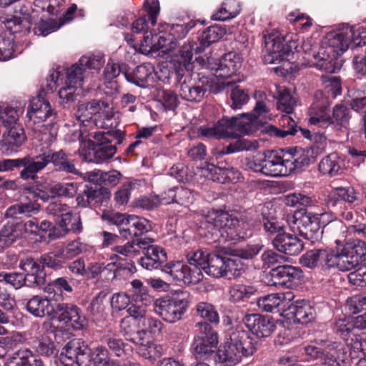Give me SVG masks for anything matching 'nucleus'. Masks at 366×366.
I'll return each mask as SVG.
<instances>
[{
  "label": "nucleus",
  "mask_w": 366,
  "mask_h": 366,
  "mask_svg": "<svg viewBox=\"0 0 366 366\" xmlns=\"http://www.w3.org/2000/svg\"><path fill=\"white\" fill-rule=\"evenodd\" d=\"M261 249L259 245H248L244 249H234L229 246L217 244L214 253L209 254L202 249L190 252L187 254L189 267L192 274H237V259L227 257V255L250 259L257 255Z\"/></svg>",
  "instance_id": "1"
},
{
  "label": "nucleus",
  "mask_w": 366,
  "mask_h": 366,
  "mask_svg": "<svg viewBox=\"0 0 366 366\" xmlns=\"http://www.w3.org/2000/svg\"><path fill=\"white\" fill-rule=\"evenodd\" d=\"M335 252L327 253L325 249H312L300 258L302 266L308 268L317 267L321 259L325 269H335L347 272L355 269L366 260V242L362 239H353L345 242L335 239Z\"/></svg>",
  "instance_id": "2"
},
{
  "label": "nucleus",
  "mask_w": 366,
  "mask_h": 366,
  "mask_svg": "<svg viewBox=\"0 0 366 366\" xmlns=\"http://www.w3.org/2000/svg\"><path fill=\"white\" fill-rule=\"evenodd\" d=\"M320 345L321 347L307 345L304 351L310 360H317L323 366H340V362L347 366L355 360H358L357 364L361 366L366 362V337H357L350 347L331 340H321Z\"/></svg>",
  "instance_id": "3"
},
{
  "label": "nucleus",
  "mask_w": 366,
  "mask_h": 366,
  "mask_svg": "<svg viewBox=\"0 0 366 366\" xmlns=\"http://www.w3.org/2000/svg\"><path fill=\"white\" fill-rule=\"evenodd\" d=\"M310 159L302 148L290 149L288 151H267L262 156L248 161L247 167L255 172L266 176H288L295 170L308 165Z\"/></svg>",
  "instance_id": "4"
},
{
  "label": "nucleus",
  "mask_w": 366,
  "mask_h": 366,
  "mask_svg": "<svg viewBox=\"0 0 366 366\" xmlns=\"http://www.w3.org/2000/svg\"><path fill=\"white\" fill-rule=\"evenodd\" d=\"M256 350V342L248 332L237 327L229 332V338L218 348L215 361L221 364L220 366H234L243 357L251 356Z\"/></svg>",
  "instance_id": "5"
},
{
  "label": "nucleus",
  "mask_w": 366,
  "mask_h": 366,
  "mask_svg": "<svg viewBox=\"0 0 366 366\" xmlns=\"http://www.w3.org/2000/svg\"><path fill=\"white\" fill-rule=\"evenodd\" d=\"M45 89L41 88L39 94L30 99L26 111V126L35 132L53 137L56 135L57 127L54 122L55 115L51 105L44 99Z\"/></svg>",
  "instance_id": "6"
},
{
  "label": "nucleus",
  "mask_w": 366,
  "mask_h": 366,
  "mask_svg": "<svg viewBox=\"0 0 366 366\" xmlns=\"http://www.w3.org/2000/svg\"><path fill=\"white\" fill-rule=\"evenodd\" d=\"M57 297L46 296L43 298L40 296H33L29 300H26L25 303V308L30 314L35 317H42L45 315L51 316L54 314L52 317L55 322V329L56 331L61 332L62 335H67L69 332V310L67 304L58 303L56 309L51 305L52 300L59 302L61 300L60 294H57Z\"/></svg>",
  "instance_id": "7"
},
{
  "label": "nucleus",
  "mask_w": 366,
  "mask_h": 366,
  "mask_svg": "<svg viewBox=\"0 0 366 366\" xmlns=\"http://www.w3.org/2000/svg\"><path fill=\"white\" fill-rule=\"evenodd\" d=\"M70 366H115L111 360L109 351L104 347H97L94 351L81 339L70 340ZM122 366H141L137 362L127 361Z\"/></svg>",
  "instance_id": "8"
},
{
  "label": "nucleus",
  "mask_w": 366,
  "mask_h": 366,
  "mask_svg": "<svg viewBox=\"0 0 366 366\" xmlns=\"http://www.w3.org/2000/svg\"><path fill=\"white\" fill-rule=\"evenodd\" d=\"M325 214H326L305 212L302 214L300 218H292V223L290 224V228L294 233L311 241L312 243L321 239L325 229L327 232L329 230H338L343 228V225L341 222H331L322 229L320 226V217Z\"/></svg>",
  "instance_id": "9"
},
{
  "label": "nucleus",
  "mask_w": 366,
  "mask_h": 366,
  "mask_svg": "<svg viewBox=\"0 0 366 366\" xmlns=\"http://www.w3.org/2000/svg\"><path fill=\"white\" fill-rule=\"evenodd\" d=\"M94 115H98L102 119H95L97 127L104 129L116 128L118 124L112 104L106 101L93 100L81 104L76 113L77 119L82 123L92 119Z\"/></svg>",
  "instance_id": "10"
},
{
  "label": "nucleus",
  "mask_w": 366,
  "mask_h": 366,
  "mask_svg": "<svg viewBox=\"0 0 366 366\" xmlns=\"http://www.w3.org/2000/svg\"><path fill=\"white\" fill-rule=\"evenodd\" d=\"M188 295L181 292L175 295L167 296L156 300L155 312L162 319L170 323L182 320L189 306Z\"/></svg>",
  "instance_id": "11"
},
{
  "label": "nucleus",
  "mask_w": 366,
  "mask_h": 366,
  "mask_svg": "<svg viewBox=\"0 0 366 366\" xmlns=\"http://www.w3.org/2000/svg\"><path fill=\"white\" fill-rule=\"evenodd\" d=\"M103 54H88L82 56L70 67V89L81 88L87 74V69H100L104 64Z\"/></svg>",
  "instance_id": "12"
},
{
  "label": "nucleus",
  "mask_w": 366,
  "mask_h": 366,
  "mask_svg": "<svg viewBox=\"0 0 366 366\" xmlns=\"http://www.w3.org/2000/svg\"><path fill=\"white\" fill-rule=\"evenodd\" d=\"M207 222L214 226L224 241L242 237L239 232V221L227 212H213L208 217Z\"/></svg>",
  "instance_id": "13"
},
{
  "label": "nucleus",
  "mask_w": 366,
  "mask_h": 366,
  "mask_svg": "<svg viewBox=\"0 0 366 366\" xmlns=\"http://www.w3.org/2000/svg\"><path fill=\"white\" fill-rule=\"evenodd\" d=\"M48 209L56 217V225L50 229V222L44 220L39 225V231L46 232L49 230L50 238H59L66 234L68 232L67 224L69 222V207L66 203L56 201L49 204Z\"/></svg>",
  "instance_id": "14"
},
{
  "label": "nucleus",
  "mask_w": 366,
  "mask_h": 366,
  "mask_svg": "<svg viewBox=\"0 0 366 366\" xmlns=\"http://www.w3.org/2000/svg\"><path fill=\"white\" fill-rule=\"evenodd\" d=\"M218 139L236 138L239 134H249L254 132L253 122L250 119L245 121L240 117L222 118L215 123Z\"/></svg>",
  "instance_id": "15"
},
{
  "label": "nucleus",
  "mask_w": 366,
  "mask_h": 366,
  "mask_svg": "<svg viewBox=\"0 0 366 366\" xmlns=\"http://www.w3.org/2000/svg\"><path fill=\"white\" fill-rule=\"evenodd\" d=\"M33 159L36 179L37 174L44 169L49 163H52L57 170L69 172L67 154L63 150L54 152L49 148H42L40 153L33 157Z\"/></svg>",
  "instance_id": "16"
},
{
  "label": "nucleus",
  "mask_w": 366,
  "mask_h": 366,
  "mask_svg": "<svg viewBox=\"0 0 366 366\" xmlns=\"http://www.w3.org/2000/svg\"><path fill=\"white\" fill-rule=\"evenodd\" d=\"M264 54L263 60L265 64H274L289 56L291 49L284 44V39L278 31H272L264 34Z\"/></svg>",
  "instance_id": "17"
},
{
  "label": "nucleus",
  "mask_w": 366,
  "mask_h": 366,
  "mask_svg": "<svg viewBox=\"0 0 366 366\" xmlns=\"http://www.w3.org/2000/svg\"><path fill=\"white\" fill-rule=\"evenodd\" d=\"M294 298L295 295L292 292L272 293L259 297L257 305L262 312L280 313L284 317L287 304Z\"/></svg>",
  "instance_id": "18"
},
{
  "label": "nucleus",
  "mask_w": 366,
  "mask_h": 366,
  "mask_svg": "<svg viewBox=\"0 0 366 366\" xmlns=\"http://www.w3.org/2000/svg\"><path fill=\"white\" fill-rule=\"evenodd\" d=\"M315 308L305 300H290L287 304L284 317L292 320L295 323L307 324L315 319Z\"/></svg>",
  "instance_id": "19"
},
{
  "label": "nucleus",
  "mask_w": 366,
  "mask_h": 366,
  "mask_svg": "<svg viewBox=\"0 0 366 366\" xmlns=\"http://www.w3.org/2000/svg\"><path fill=\"white\" fill-rule=\"evenodd\" d=\"M247 328L258 337H267L276 329L272 317L259 314L246 315L243 320Z\"/></svg>",
  "instance_id": "20"
},
{
  "label": "nucleus",
  "mask_w": 366,
  "mask_h": 366,
  "mask_svg": "<svg viewBox=\"0 0 366 366\" xmlns=\"http://www.w3.org/2000/svg\"><path fill=\"white\" fill-rule=\"evenodd\" d=\"M60 84H64L58 92L60 104L69 102V68L58 66L52 70L46 79V92L52 93Z\"/></svg>",
  "instance_id": "21"
},
{
  "label": "nucleus",
  "mask_w": 366,
  "mask_h": 366,
  "mask_svg": "<svg viewBox=\"0 0 366 366\" xmlns=\"http://www.w3.org/2000/svg\"><path fill=\"white\" fill-rule=\"evenodd\" d=\"M34 159L30 155L22 158L4 159L0 160V172H11L15 169L22 168L19 177L23 180H34L36 175L34 168Z\"/></svg>",
  "instance_id": "22"
},
{
  "label": "nucleus",
  "mask_w": 366,
  "mask_h": 366,
  "mask_svg": "<svg viewBox=\"0 0 366 366\" xmlns=\"http://www.w3.org/2000/svg\"><path fill=\"white\" fill-rule=\"evenodd\" d=\"M274 247L287 255H297L303 249L302 242L296 235L287 232H280L273 239Z\"/></svg>",
  "instance_id": "23"
},
{
  "label": "nucleus",
  "mask_w": 366,
  "mask_h": 366,
  "mask_svg": "<svg viewBox=\"0 0 366 366\" xmlns=\"http://www.w3.org/2000/svg\"><path fill=\"white\" fill-rule=\"evenodd\" d=\"M240 66L239 56L234 53H228L219 59L211 70L217 78L227 79L235 74Z\"/></svg>",
  "instance_id": "24"
},
{
  "label": "nucleus",
  "mask_w": 366,
  "mask_h": 366,
  "mask_svg": "<svg viewBox=\"0 0 366 366\" xmlns=\"http://www.w3.org/2000/svg\"><path fill=\"white\" fill-rule=\"evenodd\" d=\"M53 253L45 254L41 256L40 260H34L32 258H26L20 263L21 269L26 274H39L45 267L56 269L61 264V261L56 259Z\"/></svg>",
  "instance_id": "25"
},
{
  "label": "nucleus",
  "mask_w": 366,
  "mask_h": 366,
  "mask_svg": "<svg viewBox=\"0 0 366 366\" xmlns=\"http://www.w3.org/2000/svg\"><path fill=\"white\" fill-rule=\"evenodd\" d=\"M117 152V148L112 144L96 145L87 149L81 148L79 149L80 156L87 162L102 164L112 158Z\"/></svg>",
  "instance_id": "26"
},
{
  "label": "nucleus",
  "mask_w": 366,
  "mask_h": 366,
  "mask_svg": "<svg viewBox=\"0 0 366 366\" xmlns=\"http://www.w3.org/2000/svg\"><path fill=\"white\" fill-rule=\"evenodd\" d=\"M206 91L202 81H195L189 76L180 82L179 95L184 100L199 102L204 98Z\"/></svg>",
  "instance_id": "27"
},
{
  "label": "nucleus",
  "mask_w": 366,
  "mask_h": 366,
  "mask_svg": "<svg viewBox=\"0 0 366 366\" xmlns=\"http://www.w3.org/2000/svg\"><path fill=\"white\" fill-rule=\"evenodd\" d=\"M201 176L213 182L225 183L238 176L239 173L234 169H225L215 166L213 164L205 163L204 167L198 168Z\"/></svg>",
  "instance_id": "28"
},
{
  "label": "nucleus",
  "mask_w": 366,
  "mask_h": 366,
  "mask_svg": "<svg viewBox=\"0 0 366 366\" xmlns=\"http://www.w3.org/2000/svg\"><path fill=\"white\" fill-rule=\"evenodd\" d=\"M309 119L310 124L319 125L324 127L331 125V117L328 110V102L327 98L321 101H315L309 109Z\"/></svg>",
  "instance_id": "29"
},
{
  "label": "nucleus",
  "mask_w": 366,
  "mask_h": 366,
  "mask_svg": "<svg viewBox=\"0 0 366 366\" xmlns=\"http://www.w3.org/2000/svg\"><path fill=\"white\" fill-rule=\"evenodd\" d=\"M125 76L128 81L141 87H147L155 81V69L151 64H144L137 66L132 73L125 74Z\"/></svg>",
  "instance_id": "30"
},
{
  "label": "nucleus",
  "mask_w": 366,
  "mask_h": 366,
  "mask_svg": "<svg viewBox=\"0 0 366 366\" xmlns=\"http://www.w3.org/2000/svg\"><path fill=\"white\" fill-rule=\"evenodd\" d=\"M167 197L162 198V204L176 203L180 206L188 207L194 199V193L184 187H176L169 189L166 193Z\"/></svg>",
  "instance_id": "31"
},
{
  "label": "nucleus",
  "mask_w": 366,
  "mask_h": 366,
  "mask_svg": "<svg viewBox=\"0 0 366 366\" xmlns=\"http://www.w3.org/2000/svg\"><path fill=\"white\" fill-rule=\"evenodd\" d=\"M40 209V205L35 202H19L9 207L5 212L4 217L11 220H19L22 217H30L36 214Z\"/></svg>",
  "instance_id": "32"
},
{
  "label": "nucleus",
  "mask_w": 366,
  "mask_h": 366,
  "mask_svg": "<svg viewBox=\"0 0 366 366\" xmlns=\"http://www.w3.org/2000/svg\"><path fill=\"white\" fill-rule=\"evenodd\" d=\"M358 196L359 194L352 187H339L331 191L325 201L329 208H333L340 203L338 198L352 204L358 199Z\"/></svg>",
  "instance_id": "33"
},
{
  "label": "nucleus",
  "mask_w": 366,
  "mask_h": 366,
  "mask_svg": "<svg viewBox=\"0 0 366 366\" xmlns=\"http://www.w3.org/2000/svg\"><path fill=\"white\" fill-rule=\"evenodd\" d=\"M69 21V8L66 9L62 16L57 20L54 19H41L34 28V33L36 35L46 36L48 34L59 29L63 25Z\"/></svg>",
  "instance_id": "34"
},
{
  "label": "nucleus",
  "mask_w": 366,
  "mask_h": 366,
  "mask_svg": "<svg viewBox=\"0 0 366 366\" xmlns=\"http://www.w3.org/2000/svg\"><path fill=\"white\" fill-rule=\"evenodd\" d=\"M279 256L273 251L269 250L264 252L262 255V260L264 267L267 268H272L271 271L276 272V274H297L301 272L299 267H292L289 264L277 265L275 264L278 262Z\"/></svg>",
  "instance_id": "35"
},
{
  "label": "nucleus",
  "mask_w": 366,
  "mask_h": 366,
  "mask_svg": "<svg viewBox=\"0 0 366 366\" xmlns=\"http://www.w3.org/2000/svg\"><path fill=\"white\" fill-rule=\"evenodd\" d=\"M334 330L336 335L345 342L344 345L350 347L360 337L359 330L354 321L340 320L335 323Z\"/></svg>",
  "instance_id": "36"
},
{
  "label": "nucleus",
  "mask_w": 366,
  "mask_h": 366,
  "mask_svg": "<svg viewBox=\"0 0 366 366\" xmlns=\"http://www.w3.org/2000/svg\"><path fill=\"white\" fill-rule=\"evenodd\" d=\"M8 129V132L3 134L1 145L6 147V150L13 151L23 144L26 137L24 129L19 124L13 125Z\"/></svg>",
  "instance_id": "37"
},
{
  "label": "nucleus",
  "mask_w": 366,
  "mask_h": 366,
  "mask_svg": "<svg viewBox=\"0 0 366 366\" xmlns=\"http://www.w3.org/2000/svg\"><path fill=\"white\" fill-rule=\"evenodd\" d=\"M281 128L269 125L266 128V132L270 136L284 138L287 135H295L298 130L296 122L290 116V114L282 115L280 119Z\"/></svg>",
  "instance_id": "38"
},
{
  "label": "nucleus",
  "mask_w": 366,
  "mask_h": 366,
  "mask_svg": "<svg viewBox=\"0 0 366 366\" xmlns=\"http://www.w3.org/2000/svg\"><path fill=\"white\" fill-rule=\"evenodd\" d=\"M151 229L149 222L142 217L132 215L127 227L120 229V234L128 238L132 236L138 237Z\"/></svg>",
  "instance_id": "39"
},
{
  "label": "nucleus",
  "mask_w": 366,
  "mask_h": 366,
  "mask_svg": "<svg viewBox=\"0 0 366 366\" xmlns=\"http://www.w3.org/2000/svg\"><path fill=\"white\" fill-rule=\"evenodd\" d=\"M193 51L196 53L203 51V49L198 46L197 43H188L184 44L179 50V54L177 56V61L179 63L180 66H183L186 70H192V59ZM182 71V67L176 71L177 76L182 75L180 72Z\"/></svg>",
  "instance_id": "40"
},
{
  "label": "nucleus",
  "mask_w": 366,
  "mask_h": 366,
  "mask_svg": "<svg viewBox=\"0 0 366 366\" xmlns=\"http://www.w3.org/2000/svg\"><path fill=\"white\" fill-rule=\"evenodd\" d=\"M305 276H264L262 280L269 286L277 288L295 289L300 286L304 282Z\"/></svg>",
  "instance_id": "41"
},
{
  "label": "nucleus",
  "mask_w": 366,
  "mask_h": 366,
  "mask_svg": "<svg viewBox=\"0 0 366 366\" xmlns=\"http://www.w3.org/2000/svg\"><path fill=\"white\" fill-rule=\"evenodd\" d=\"M241 11L239 2L237 0H225L212 15L215 21H227L236 17Z\"/></svg>",
  "instance_id": "42"
},
{
  "label": "nucleus",
  "mask_w": 366,
  "mask_h": 366,
  "mask_svg": "<svg viewBox=\"0 0 366 366\" xmlns=\"http://www.w3.org/2000/svg\"><path fill=\"white\" fill-rule=\"evenodd\" d=\"M0 282L11 285L14 288L19 289L22 286L29 287H38L44 282V276H1Z\"/></svg>",
  "instance_id": "43"
},
{
  "label": "nucleus",
  "mask_w": 366,
  "mask_h": 366,
  "mask_svg": "<svg viewBox=\"0 0 366 366\" xmlns=\"http://www.w3.org/2000/svg\"><path fill=\"white\" fill-rule=\"evenodd\" d=\"M22 235L20 220L8 221L0 230V242L9 246Z\"/></svg>",
  "instance_id": "44"
},
{
  "label": "nucleus",
  "mask_w": 366,
  "mask_h": 366,
  "mask_svg": "<svg viewBox=\"0 0 366 366\" xmlns=\"http://www.w3.org/2000/svg\"><path fill=\"white\" fill-rule=\"evenodd\" d=\"M172 39L164 32L154 33V29L146 31L142 41V46L149 48L148 51H157L167 46Z\"/></svg>",
  "instance_id": "45"
},
{
  "label": "nucleus",
  "mask_w": 366,
  "mask_h": 366,
  "mask_svg": "<svg viewBox=\"0 0 366 366\" xmlns=\"http://www.w3.org/2000/svg\"><path fill=\"white\" fill-rule=\"evenodd\" d=\"M256 149V142H252L247 139L239 138L227 147L215 149L214 154L216 155L217 157H219L222 155L239 152L242 151H253Z\"/></svg>",
  "instance_id": "46"
},
{
  "label": "nucleus",
  "mask_w": 366,
  "mask_h": 366,
  "mask_svg": "<svg viewBox=\"0 0 366 366\" xmlns=\"http://www.w3.org/2000/svg\"><path fill=\"white\" fill-rule=\"evenodd\" d=\"M194 338H202L212 346H217L219 342L217 332L207 322L196 323Z\"/></svg>",
  "instance_id": "47"
},
{
  "label": "nucleus",
  "mask_w": 366,
  "mask_h": 366,
  "mask_svg": "<svg viewBox=\"0 0 366 366\" xmlns=\"http://www.w3.org/2000/svg\"><path fill=\"white\" fill-rule=\"evenodd\" d=\"M276 90L278 109L287 114H291L296 106L295 99L285 86H277Z\"/></svg>",
  "instance_id": "48"
},
{
  "label": "nucleus",
  "mask_w": 366,
  "mask_h": 366,
  "mask_svg": "<svg viewBox=\"0 0 366 366\" xmlns=\"http://www.w3.org/2000/svg\"><path fill=\"white\" fill-rule=\"evenodd\" d=\"M226 30L219 25H212L206 29L199 37V46L203 50L212 43L219 41L224 34Z\"/></svg>",
  "instance_id": "49"
},
{
  "label": "nucleus",
  "mask_w": 366,
  "mask_h": 366,
  "mask_svg": "<svg viewBox=\"0 0 366 366\" xmlns=\"http://www.w3.org/2000/svg\"><path fill=\"white\" fill-rule=\"evenodd\" d=\"M135 322L131 317H124L120 322V331L126 340L134 344H139L142 341L143 331L135 329Z\"/></svg>",
  "instance_id": "50"
},
{
  "label": "nucleus",
  "mask_w": 366,
  "mask_h": 366,
  "mask_svg": "<svg viewBox=\"0 0 366 366\" xmlns=\"http://www.w3.org/2000/svg\"><path fill=\"white\" fill-rule=\"evenodd\" d=\"M342 161L337 153H332L324 157L319 164V169L323 174L336 175L340 170Z\"/></svg>",
  "instance_id": "51"
},
{
  "label": "nucleus",
  "mask_w": 366,
  "mask_h": 366,
  "mask_svg": "<svg viewBox=\"0 0 366 366\" xmlns=\"http://www.w3.org/2000/svg\"><path fill=\"white\" fill-rule=\"evenodd\" d=\"M105 342L109 349L117 357H128L133 353L131 345L117 337H105Z\"/></svg>",
  "instance_id": "52"
},
{
  "label": "nucleus",
  "mask_w": 366,
  "mask_h": 366,
  "mask_svg": "<svg viewBox=\"0 0 366 366\" xmlns=\"http://www.w3.org/2000/svg\"><path fill=\"white\" fill-rule=\"evenodd\" d=\"M196 313L205 320L211 325H217L219 322V317L214 305L209 302H201L196 305Z\"/></svg>",
  "instance_id": "53"
},
{
  "label": "nucleus",
  "mask_w": 366,
  "mask_h": 366,
  "mask_svg": "<svg viewBox=\"0 0 366 366\" xmlns=\"http://www.w3.org/2000/svg\"><path fill=\"white\" fill-rule=\"evenodd\" d=\"M350 119L349 109L342 104H337L332 111L331 125H335L337 129H347Z\"/></svg>",
  "instance_id": "54"
},
{
  "label": "nucleus",
  "mask_w": 366,
  "mask_h": 366,
  "mask_svg": "<svg viewBox=\"0 0 366 366\" xmlns=\"http://www.w3.org/2000/svg\"><path fill=\"white\" fill-rule=\"evenodd\" d=\"M192 347L194 355L197 359L207 360L216 351L217 352V346L209 345L207 342L202 338H194Z\"/></svg>",
  "instance_id": "55"
},
{
  "label": "nucleus",
  "mask_w": 366,
  "mask_h": 366,
  "mask_svg": "<svg viewBox=\"0 0 366 366\" xmlns=\"http://www.w3.org/2000/svg\"><path fill=\"white\" fill-rule=\"evenodd\" d=\"M33 361L34 355L29 350H19L14 353L4 366H28Z\"/></svg>",
  "instance_id": "56"
},
{
  "label": "nucleus",
  "mask_w": 366,
  "mask_h": 366,
  "mask_svg": "<svg viewBox=\"0 0 366 366\" xmlns=\"http://www.w3.org/2000/svg\"><path fill=\"white\" fill-rule=\"evenodd\" d=\"M18 119V112L15 108L6 106L0 109V124L4 127L9 128L13 125H19L16 123Z\"/></svg>",
  "instance_id": "57"
},
{
  "label": "nucleus",
  "mask_w": 366,
  "mask_h": 366,
  "mask_svg": "<svg viewBox=\"0 0 366 366\" xmlns=\"http://www.w3.org/2000/svg\"><path fill=\"white\" fill-rule=\"evenodd\" d=\"M87 320L81 315V310L76 305L70 306V327L74 330H83L86 328Z\"/></svg>",
  "instance_id": "58"
},
{
  "label": "nucleus",
  "mask_w": 366,
  "mask_h": 366,
  "mask_svg": "<svg viewBox=\"0 0 366 366\" xmlns=\"http://www.w3.org/2000/svg\"><path fill=\"white\" fill-rule=\"evenodd\" d=\"M312 199L310 197L300 193H293L285 197V204L289 207H296L302 210L303 207L311 204Z\"/></svg>",
  "instance_id": "59"
},
{
  "label": "nucleus",
  "mask_w": 366,
  "mask_h": 366,
  "mask_svg": "<svg viewBox=\"0 0 366 366\" xmlns=\"http://www.w3.org/2000/svg\"><path fill=\"white\" fill-rule=\"evenodd\" d=\"M13 39L6 33H0V61H7L14 54Z\"/></svg>",
  "instance_id": "60"
},
{
  "label": "nucleus",
  "mask_w": 366,
  "mask_h": 366,
  "mask_svg": "<svg viewBox=\"0 0 366 366\" xmlns=\"http://www.w3.org/2000/svg\"><path fill=\"white\" fill-rule=\"evenodd\" d=\"M345 307L352 315L366 312V297L360 295L350 297L347 300Z\"/></svg>",
  "instance_id": "61"
},
{
  "label": "nucleus",
  "mask_w": 366,
  "mask_h": 366,
  "mask_svg": "<svg viewBox=\"0 0 366 366\" xmlns=\"http://www.w3.org/2000/svg\"><path fill=\"white\" fill-rule=\"evenodd\" d=\"M139 353L146 359H155L162 354V347L153 342H148L144 345L141 341L138 344Z\"/></svg>",
  "instance_id": "62"
},
{
  "label": "nucleus",
  "mask_w": 366,
  "mask_h": 366,
  "mask_svg": "<svg viewBox=\"0 0 366 366\" xmlns=\"http://www.w3.org/2000/svg\"><path fill=\"white\" fill-rule=\"evenodd\" d=\"M269 112V109L266 102L257 101L254 108L253 114H242L241 116L245 121H247L248 119L252 121L254 131L257 123V118L260 116L266 115Z\"/></svg>",
  "instance_id": "63"
},
{
  "label": "nucleus",
  "mask_w": 366,
  "mask_h": 366,
  "mask_svg": "<svg viewBox=\"0 0 366 366\" xmlns=\"http://www.w3.org/2000/svg\"><path fill=\"white\" fill-rule=\"evenodd\" d=\"M321 79L325 89L328 92H331L334 97L341 94L342 87L339 77L322 75Z\"/></svg>",
  "instance_id": "64"
}]
</instances>
